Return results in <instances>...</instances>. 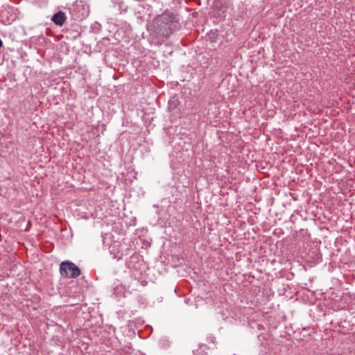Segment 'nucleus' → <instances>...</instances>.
I'll return each instance as SVG.
<instances>
[{"mask_svg": "<svg viewBox=\"0 0 355 355\" xmlns=\"http://www.w3.org/2000/svg\"><path fill=\"white\" fill-rule=\"evenodd\" d=\"M193 355H207V353L205 354H202V352L200 349H198L195 352H193Z\"/></svg>", "mask_w": 355, "mask_h": 355, "instance_id": "obj_6", "label": "nucleus"}, {"mask_svg": "<svg viewBox=\"0 0 355 355\" xmlns=\"http://www.w3.org/2000/svg\"><path fill=\"white\" fill-rule=\"evenodd\" d=\"M181 102L180 101L179 98L176 96H173L169 101H168V106L170 109H175L177 107V106L180 104Z\"/></svg>", "mask_w": 355, "mask_h": 355, "instance_id": "obj_5", "label": "nucleus"}, {"mask_svg": "<svg viewBox=\"0 0 355 355\" xmlns=\"http://www.w3.org/2000/svg\"><path fill=\"white\" fill-rule=\"evenodd\" d=\"M157 29H159V26H158V27H157V31H156V33H158V31H157ZM159 35H161V34H160L159 33Z\"/></svg>", "mask_w": 355, "mask_h": 355, "instance_id": "obj_7", "label": "nucleus"}, {"mask_svg": "<svg viewBox=\"0 0 355 355\" xmlns=\"http://www.w3.org/2000/svg\"><path fill=\"white\" fill-rule=\"evenodd\" d=\"M66 16H65V14L62 12V11H59L57 13H55L53 17H52V21L56 24V25H58V26H62L63 25V24L66 21Z\"/></svg>", "mask_w": 355, "mask_h": 355, "instance_id": "obj_4", "label": "nucleus"}, {"mask_svg": "<svg viewBox=\"0 0 355 355\" xmlns=\"http://www.w3.org/2000/svg\"><path fill=\"white\" fill-rule=\"evenodd\" d=\"M175 17L169 11L162 13L157 17V25L159 28V33L163 37L168 36L175 28Z\"/></svg>", "mask_w": 355, "mask_h": 355, "instance_id": "obj_1", "label": "nucleus"}, {"mask_svg": "<svg viewBox=\"0 0 355 355\" xmlns=\"http://www.w3.org/2000/svg\"><path fill=\"white\" fill-rule=\"evenodd\" d=\"M127 266L130 270L132 277L137 279L141 278L144 265L142 261L139 260L137 255H132L130 257L127 263Z\"/></svg>", "mask_w": 355, "mask_h": 355, "instance_id": "obj_3", "label": "nucleus"}, {"mask_svg": "<svg viewBox=\"0 0 355 355\" xmlns=\"http://www.w3.org/2000/svg\"><path fill=\"white\" fill-rule=\"evenodd\" d=\"M60 272L62 277L74 279L80 275V269L73 262L65 261L60 264Z\"/></svg>", "mask_w": 355, "mask_h": 355, "instance_id": "obj_2", "label": "nucleus"}]
</instances>
